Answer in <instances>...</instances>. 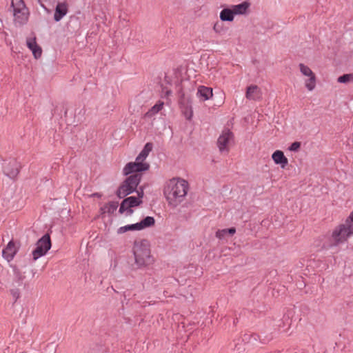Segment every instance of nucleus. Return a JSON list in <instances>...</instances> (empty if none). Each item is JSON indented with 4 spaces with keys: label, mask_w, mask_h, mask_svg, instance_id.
I'll return each mask as SVG.
<instances>
[{
    "label": "nucleus",
    "mask_w": 353,
    "mask_h": 353,
    "mask_svg": "<svg viewBox=\"0 0 353 353\" xmlns=\"http://www.w3.org/2000/svg\"><path fill=\"white\" fill-rule=\"evenodd\" d=\"M189 190L188 182L179 177H174L165 183L163 194L169 205L176 207L185 198Z\"/></svg>",
    "instance_id": "obj_1"
},
{
    "label": "nucleus",
    "mask_w": 353,
    "mask_h": 353,
    "mask_svg": "<svg viewBox=\"0 0 353 353\" xmlns=\"http://www.w3.org/2000/svg\"><path fill=\"white\" fill-rule=\"evenodd\" d=\"M135 264L139 268H145L154 262V258L151 254L150 245L146 240L135 241L134 248Z\"/></svg>",
    "instance_id": "obj_2"
},
{
    "label": "nucleus",
    "mask_w": 353,
    "mask_h": 353,
    "mask_svg": "<svg viewBox=\"0 0 353 353\" xmlns=\"http://www.w3.org/2000/svg\"><path fill=\"white\" fill-rule=\"evenodd\" d=\"M353 235V211L347 218L345 223L336 227L330 236L333 245L345 243L349 237Z\"/></svg>",
    "instance_id": "obj_3"
},
{
    "label": "nucleus",
    "mask_w": 353,
    "mask_h": 353,
    "mask_svg": "<svg viewBox=\"0 0 353 353\" xmlns=\"http://www.w3.org/2000/svg\"><path fill=\"white\" fill-rule=\"evenodd\" d=\"M152 143H147L142 151L136 158L134 162L128 163L123 168L125 175H128L134 172H140L149 169V164L144 161L152 150Z\"/></svg>",
    "instance_id": "obj_4"
},
{
    "label": "nucleus",
    "mask_w": 353,
    "mask_h": 353,
    "mask_svg": "<svg viewBox=\"0 0 353 353\" xmlns=\"http://www.w3.org/2000/svg\"><path fill=\"white\" fill-rule=\"evenodd\" d=\"M141 178V174L139 172H135V174L128 176L117 190V196L119 198H124L134 192L139 185Z\"/></svg>",
    "instance_id": "obj_5"
},
{
    "label": "nucleus",
    "mask_w": 353,
    "mask_h": 353,
    "mask_svg": "<svg viewBox=\"0 0 353 353\" xmlns=\"http://www.w3.org/2000/svg\"><path fill=\"white\" fill-rule=\"evenodd\" d=\"M14 21L19 24L26 23L28 19V10L23 0H12Z\"/></svg>",
    "instance_id": "obj_6"
},
{
    "label": "nucleus",
    "mask_w": 353,
    "mask_h": 353,
    "mask_svg": "<svg viewBox=\"0 0 353 353\" xmlns=\"http://www.w3.org/2000/svg\"><path fill=\"white\" fill-rule=\"evenodd\" d=\"M138 196H129L125 199L121 203L119 212L126 213V215H131L133 212L132 208L137 207L142 203L143 190L137 191Z\"/></svg>",
    "instance_id": "obj_7"
},
{
    "label": "nucleus",
    "mask_w": 353,
    "mask_h": 353,
    "mask_svg": "<svg viewBox=\"0 0 353 353\" xmlns=\"http://www.w3.org/2000/svg\"><path fill=\"white\" fill-rule=\"evenodd\" d=\"M299 68L301 74L305 77L304 80L305 88L310 92L314 90L316 85L315 74L307 65L303 63H299Z\"/></svg>",
    "instance_id": "obj_8"
},
{
    "label": "nucleus",
    "mask_w": 353,
    "mask_h": 353,
    "mask_svg": "<svg viewBox=\"0 0 353 353\" xmlns=\"http://www.w3.org/2000/svg\"><path fill=\"white\" fill-rule=\"evenodd\" d=\"M154 219L152 216H147L141 222L126 225L125 226L120 227L117 230L118 234H123L128 231H139L146 228L150 227L154 224Z\"/></svg>",
    "instance_id": "obj_9"
},
{
    "label": "nucleus",
    "mask_w": 353,
    "mask_h": 353,
    "mask_svg": "<svg viewBox=\"0 0 353 353\" xmlns=\"http://www.w3.org/2000/svg\"><path fill=\"white\" fill-rule=\"evenodd\" d=\"M234 141V134L229 129H224L217 140V145L221 152L228 153Z\"/></svg>",
    "instance_id": "obj_10"
},
{
    "label": "nucleus",
    "mask_w": 353,
    "mask_h": 353,
    "mask_svg": "<svg viewBox=\"0 0 353 353\" xmlns=\"http://www.w3.org/2000/svg\"><path fill=\"white\" fill-rule=\"evenodd\" d=\"M36 248L32 251L33 260L36 261L44 256L51 248L50 236L46 234L42 236L37 243Z\"/></svg>",
    "instance_id": "obj_11"
},
{
    "label": "nucleus",
    "mask_w": 353,
    "mask_h": 353,
    "mask_svg": "<svg viewBox=\"0 0 353 353\" xmlns=\"http://www.w3.org/2000/svg\"><path fill=\"white\" fill-rule=\"evenodd\" d=\"M20 170V165L18 162L13 160L10 161L3 168V173L11 179H15Z\"/></svg>",
    "instance_id": "obj_12"
},
{
    "label": "nucleus",
    "mask_w": 353,
    "mask_h": 353,
    "mask_svg": "<svg viewBox=\"0 0 353 353\" xmlns=\"http://www.w3.org/2000/svg\"><path fill=\"white\" fill-rule=\"evenodd\" d=\"M245 97L249 100L260 101L262 99V91L257 85H250L246 89Z\"/></svg>",
    "instance_id": "obj_13"
},
{
    "label": "nucleus",
    "mask_w": 353,
    "mask_h": 353,
    "mask_svg": "<svg viewBox=\"0 0 353 353\" xmlns=\"http://www.w3.org/2000/svg\"><path fill=\"white\" fill-rule=\"evenodd\" d=\"M18 247L12 241H10L3 250V257L8 262L12 261L18 251Z\"/></svg>",
    "instance_id": "obj_14"
},
{
    "label": "nucleus",
    "mask_w": 353,
    "mask_h": 353,
    "mask_svg": "<svg viewBox=\"0 0 353 353\" xmlns=\"http://www.w3.org/2000/svg\"><path fill=\"white\" fill-rule=\"evenodd\" d=\"M68 11V5L65 2L58 3L54 14V19L56 21H59Z\"/></svg>",
    "instance_id": "obj_15"
},
{
    "label": "nucleus",
    "mask_w": 353,
    "mask_h": 353,
    "mask_svg": "<svg viewBox=\"0 0 353 353\" xmlns=\"http://www.w3.org/2000/svg\"><path fill=\"white\" fill-rule=\"evenodd\" d=\"M250 3L245 1L236 5L231 6L235 15H245L249 12Z\"/></svg>",
    "instance_id": "obj_16"
},
{
    "label": "nucleus",
    "mask_w": 353,
    "mask_h": 353,
    "mask_svg": "<svg viewBox=\"0 0 353 353\" xmlns=\"http://www.w3.org/2000/svg\"><path fill=\"white\" fill-rule=\"evenodd\" d=\"M272 159L276 164L280 165L282 168H285L288 163L287 157L281 150H276L272 154Z\"/></svg>",
    "instance_id": "obj_17"
},
{
    "label": "nucleus",
    "mask_w": 353,
    "mask_h": 353,
    "mask_svg": "<svg viewBox=\"0 0 353 353\" xmlns=\"http://www.w3.org/2000/svg\"><path fill=\"white\" fill-rule=\"evenodd\" d=\"M196 95L201 101L208 100L213 96L212 89L204 85H200L198 88Z\"/></svg>",
    "instance_id": "obj_18"
},
{
    "label": "nucleus",
    "mask_w": 353,
    "mask_h": 353,
    "mask_svg": "<svg viewBox=\"0 0 353 353\" xmlns=\"http://www.w3.org/2000/svg\"><path fill=\"white\" fill-rule=\"evenodd\" d=\"M234 11L230 6V8H223L219 14L220 19L222 21H233L234 19Z\"/></svg>",
    "instance_id": "obj_19"
},
{
    "label": "nucleus",
    "mask_w": 353,
    "mask_h": 353,
    "mask_svg": "<svg viewBox=\"0 0 353 353\" xmlns=\"http://www.w3.org/2000/svg\"><path fill=\"white\" fill-rule=\"evenodd\" d=\"M118 208V203L117 202H110L108 203H106L103 206L101 207L100 208V212L101 214H113L116 210Z\"/></svg>",
    "instance_id": "obj_20"
},
{
    "label": "nucleus",
    "mask_w": 353,
    "mask_h": 353,
    "mask_svg": "<svg viewBox=\"0 0 353 353\" xmlns=\"http://www.w3.org/2000/svg\"><path fill=\"white\" fill-rule=\"evenodd\" d=\"M163 102L159 101L145 113V116L148 118L152 117L163 109Z\"/></svg>",
    "instance_id": "obj_21"
},
{
    "label": "nucleus",
    "mask_w": 353,
    "mask_h": 353,
    "mask_svg": "<svg viewBox=\"0 0 353 353\" xmlns=\"http://www.w3.org/2000/svg\"><path fill=\"white\" fill-rule=\"evenodd\" d=\"M236 232V229L234 228H231L229 229H223V230H218L216 232L215 236L219 239H223L225 238V236L229 235H234Z\"/></svg>",
    "instance_id": "obj_22"
},
{
    "label": "nucleus",
    "mask_w": 353,
    "mask_h": 353,
    "mask_svg": "<svg viewBox=\"0 0 353 353\" xmlns=\"http://www.w3.org/2000/svg\"><path fill=\"white\" fill-rule=\"evenodd\" d=\"M338 82L341 83H347L353 81V74H346L339 77L337 79Z\"/></svg>",
    "instance_id": "obj_23"
},
{
    "label": "nucleus",
    "mask_w": 353,
    "mask_h": 353,
    "mask_svg": "<svg viewBox=\"0 0 353 353\" xmlns=\"http://www.w3.org/2000/svg\"><path fill=\"white\" fill-rule=\"evenodd\" d=\"M26 44L28 48L31 50L38 46L35 37H29L26 39Z\"/></svg>",
    "instance_id": "obj_24"
},
{
    "label": "nucleus",
    "mask_w": 353,
    "mask_h": 353,
    "mask_svg": "<svg viewBox=\"0 0 353 353\" xmlns=\"http://www.w3.org/2000/svg\"><path fill=\"white\" fill-rule=\"evenodd\" d=\"M31 51L32 52L34 57L37 59L40 58L42 54V49L39 45L37 47L32 49Z\"/></svg>",
    "instance_id": "obj_25"
},
{
    "label": "nucleus",
    "mask_w": 353,
    "mask_h": 353,
    "mask_svg": "<svg viewBox=\"0 0 353 353\" xmlns=\"http://www.w3.org/2000/svg\"><path fill=\"white\" fill-rule=\"evenodd\" d=\"M301 148V143L298 141H295L291 144V145L289 147V150L290 151L296 152L298 151Z\"/></svg>",
    "instance_id": "obj_26"
},
{
    "label": "nucleus",
    "mask_w": 353,
    "mask_h": 353,
    "mask_svg": "<svg viewBox=\"0 0 353 353\" xmlns=\"http://www.w3.org/2000/svg\"><path fill=\"white\" fill-rule=\"evenodd\" d=\"M213 30L215 32L219 33L221 32L220 26L218 23H216L213 26Z\"/></svg>",
    "instance_id": "obj_27"
},
{
    "label": "nucleus",
    "mask_w": 353,
    "mask_h": 353,
    "mask_svg": "<svg viewBox=\"0 0 353 353\" xmlns=\"http://www.w3.org/2000/svg\"><path fill=\"white\" fill-rule=\"evenodd\" d=\"M92 196H96V197H101V194H99V193H94L93 194L91 195Z\"/></svg>",
    "instance_id": "obj_28"
},
{
    "label": "nucleus",
    "mask_w": 353,
    "mask_h": 353,
    "mask_svg": "<svg viewBox=\"0 0 353 353\" xmlns=\"http://www.w3.org/2000/svg\"><path fill=\"white\" fill-rule=\"evenodd\" d=\"M41 6L45 8V6L43 3H41Z\"/></svg>",
    "instance_id": "obj_29"
}]
</instances>
